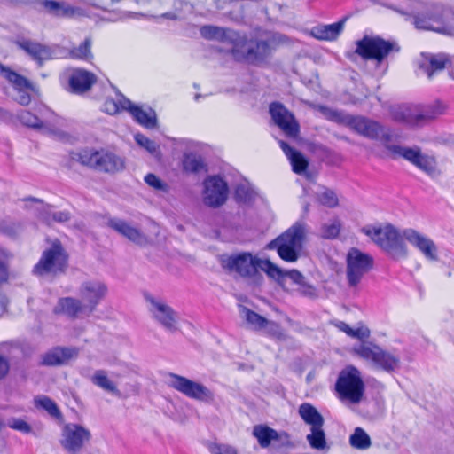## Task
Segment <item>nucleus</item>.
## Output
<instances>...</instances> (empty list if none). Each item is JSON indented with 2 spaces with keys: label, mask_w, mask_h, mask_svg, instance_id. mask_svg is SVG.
<instances>
[{
  "label": "nucleus",
  "mask_w": 454,
  "mask_h": 454,
  "mask_svg": "<svg viewBox=\"0 0 454 454\" xmlns=\"http://www.w3.org/2000/svg\"><path fill=\"white\" fill-rule=\"evenodd\" d=\"M111 87L115 92L116 98H106L102 106L103 111L110 115L128 112L136 122L142 125V106L135 105L115 85L111 84Z\"/></svg>",
  "instance_id": "15"
},
{
  "label": "nucleus",
  "mask_w": 454,
  "mask_h": 454,
  "mask_svg": "<svg viewBox=\"0 0 454 454\" xmlns=\"http://www.w3.org/2000/svg\"><path fill=\"white\" fill-rule=\"evenodd\" d=\"M10 370L9 361L3 356H0V380L4 379Z\"/></svg>",
  "instance_id": "63"
},
{
  "label": "nucleus",
  "mask_w": 454,
  "mask_h": 454,
  "mask_svg": "<svg viewBox=\"0 0 454 454\" xmlns=\"http://www.w3.org/2000/svg\"><path fill=\"white\" fill-rule=\"evenodd\" d=\"M340 228V221L337 218L332 219L321 226L320 236L327 239H335L339 235Z\"/></svg>",
  "instance_id": "46"
},
{
  "label": "nucleus",
  "mask_w": 454,
  "mask_h": 454,
  "mask_svg": "<svg viewBox=\"0 0 454 454\" xmlns=\"http://www.w3.org/2000/svg\"><path fill=\"white\" fill-rule=\"evenodd\" d=\"M310 447L315 450H324L326 447L325 433L323 427H310V434L306 436Z\"/></svg>",
  "instance_id": "43"
},
{
  "label": "nucleus",
  "mask_w": 454,
  "mask_h": 454,
  "mask_svg": "<svg viewBox=\"0 0 454 454\" xmlns=\"http://www.w3.org/2000/svg\"><path fill=\"white\" fill-rule=\"evenodd\" d=\"M270 114L275 124L289 137L296 138L300 126L294 114L281 103L270 105Z\"/></svg>",
  "instance_id": "19"
},
{
  "label": "nucleus",
  "mask_w": 454,
  "mask_h": 454,
  "mask_svg": "<svg viewBox=\"0 0 454 454\" xmlns=\"http://www.w3.org/2000/svg\"><path fill=\"white\" fill-rule=\"evenodd\" d=\"M356 53L363 59H374L381 63L392 52H399L400 46L394 41H387L380 36L364 35L356 43Z\"/></svg>",
  "instance_id": "8"
},
{
  "label": "nucleus",
  "mask_w": 454,
  "mask_h": 454,
  "mask_svg": "<svg viewBox=\"0 0 454 454\" xmlns=\"http://www.w3.org/2000/svg\"><path fill=\"white\" fill-rule=\"evenodd\" d=\"M67 267L68 254L61 242L56 239L51 247L43 252L39 262L34 266L33 272L40 276H57L64 274Z\"/></svg>",
  "instance_id": "5"
},
{
  "label": "nucleus",
  "mask_w": 454,
  "mask_h": 454,
  "mask_svg": "<svg viewBox=\"0 0 454 454\" xmlns=\"http://www.w3.org/2000/svg\"><path fill=\"white\" fill-rule=\"evenodd\" d=\"M386 149L388 150L393 159H396L397 157H403L406 160L410 161L413 165L415 164L418 157L421 153L420 148L418 146L415 147H405L397 145H391L390 143L386 144Z\"/></svg>",
  "instance_id": "35"
},
{
  "label": "nucleus",
  "mask_w": 454,
  "mask_h": 454,
  "mask_svg": "<svg viewBox=\"0 0 454 454\" xmlns=\"http://www.w3.org/2000/svg\"><path fill=\"white\" fill-rule=\"evenodd\" d=\"M50 117L55 118L56 116L54 113L47 108L43 109V112L42 113V118L33 114L31 112L27 110H22L18 114L20 121L24 126L35 130H40L44 134L63 135V132H60L53 128V124L55 122L57 123V121L55 120H51Z\"/></svg>",
  "instance_id": "20"
},
{
  "label": "nucleus",
  "mask_w": 454,
  "mask_h": 454,
  "mask_svg": "<svg viewBox=\"0 0 454 454\" xmlns=\"http://www.w3.org/2000/svg\"><path fill=\"white\" fill-rule=\"evenodd\" d=\"M0 75L5 78L17 91L15 100L21 106H27L31 102L28 91L37 92V88L25 76L16 73L8 67L0 63Z\"/></svg>",
  "instance_id": "17"
},
{
  "label": "nucleus",
  "mask_w": 454,
  "mask_h": 454,
  "mask_svg": "<svg viewBox=\"0 0 454 454\" xmlns=\"http://www.w3.org/2000/svg\"><path fill=\"white\" fill-rule=\"evenodd\" d=\"M107 294V286L98 280L84 281L79 289V294L85 302L84 309H88V316L93 313L97 306Z\"/></svg>",
  "instance_id": "21"
},
{
  "label": "nucleus",
  "mask_w": 454,
  "mask_h": 454,
  "mask_svg": "<svg viewBox=\"0 0 454 454\" xmlns=\"http://www.w3.org/2000/svg\"><path fill=\"white\" fill-rule=\"evenodd\" d=\"M270 262L269 259H260L249 252L234 254L222 260L223 267L230 271L237 272L241 277H253L258 269L266 273L264 262Z\"/></svg>",
  "instance_id": "12"
},
{
  "label": "nucleus",
  "mask_w": 454,
  "mask_h": 454,
  "mask_svg": "<svg viewBox=\"0 0 454 454\" xmlns=\"http://www.w3.org/2000/svg\"><path fill=\"white\" fill-rule=\"evenodd\" d=\"M123 168L124 163L121 158L108 151H98L95 170L106 173H115L121 170Z\"/></svg>",
  "instance_id": "27"
},
{
  "label": "nucleus",
  "mask_w": 454,
  "mask_h": 454,
  "mask_svg": "<svg viewBox=\"0 0 454 454\" xmlns=\"http://www.w3.org/2000/svg\"><path fill=\"white\" fill-rule=\"evenodd\" d=\"M14 43L39 67H42L46 61L59 59L63 54V49L59 44H44L25 36H18Z\"/></svg>",
  "instance_id": "10"
},
{
  "label": "nucleus",
  "mask_w": 454,
  "mask_h": 454,
  "mask_svg": "<svg viewBox=\"0 0 454 454\" xmlns=\"http://www.w3.org/2000/svg\"><path fill=\"white\" fill-rule=\"evenodd\" d=\"M168 386L184 396L205 403L215 401L214 392L204 384L192 380L184 376L169 372Z\"/></svg>",
  "instance_id": "11"
},
{
  "label": "nucleus",
  "mask_w": 454,
  "mask_h": 454,
  "mask_svg": "<svg viewBox=\"0 0 454 454\" xmlns=\"http://www.w3.org/2000/svg\"><path fill=\"white\" fill-rule=\"evenodd\" d=\"M78 353L79 349L76 348L56 347L42 356L40 364L43 366L61 365L75 358Z\"/></svg>",
  "instance_id": "24"
},
{
  "label": "nucleus",
  "mask_w": 454,
  "mask_h": 454,
  "mask_svg": "<svg viewBox=\"0 0 454 454\" xmlns=\"http://www.w3.org/2000/svg\"><path fill=\"white\" fill-rule=\"evenodd\" d=\"M349 127L356 133L372 139L379 140L386 147V144L392 141V134L388 128L382 126L380 122L363 116H351L346 118Z\"/></svg>",
  "instance_id": "14"
},
{
  "label": "nucleus",
  "mask_w": 454,
  "mask_h": 454,
  "mask_svg": "<svg viewBox=\"0 0 454 454\" xmlns=\"http://www.w3.org/2000/svg\"><path fill=\"white\" fill-rule=\"evenodd\" d=\"M7 426L12 429L22 432L24 434H29L32 432L31 426L21 419L12 418L8 420Z\"/></svg>",
  "instance_id": "56"
},
{
  "label": "nucleus",
  "mask_w": 454,
  "mask_h": 454,
  "mask_svg": "<svg viewBox=\"0 0 454 454\" xmlns=\"http://www.w3.org/2000/svg\"><path fill=\"white\" fill-rule=\"evenodd\" d=\"M298 413L302 420L310 427H323L325 419L320 412L309 403H304L299 406Z\"/></svg>",
  "instance_id": "34"
},
{
  "label": "nucleus",
  "mask_w": 454,
  "mask_h": 454,
  "mask_svg": "<svg viewBox=\"0 0 454 454\" xmlns=\"http://www.w3.org/2000/svg\"><path fill=\"white\" fill-rule=\"evenodd\" d=\"M263 329H265L266 333L270 336L278 340H286L287 338V335L281 325L274 321H269L267 319V324H265Z\"/></svg>",
  "instance_id": "51"
},
{
  "label": "nucleus",
  "mask_w": 454,
  "mask_h": 454,
  "mask_svg": "<svg viewBox=\"0 0 454 454\" xmlns=\"http://www.w3.org/2000/svg\"><path fill=\"white\" fill-rule=\"evenodd\" d=\"M42 5L49 13L58 17H72L75 13L74 8L54 0H43Z\"/></svg>",
  "instance_id": "39"
},
{
  "label": "nucleus",
  "mask_w": 454,
  "mask_h": 454,
  "mask_svg": "<svg viewBox=\"0 0 454 454\" xmlns=\"http://www.w3.org/2000/svg\"><path fill=\"white\" fill-rule=\"evenodd\" d=\"M213 454H237L235 448L226 444H215L211 447Z\"/></svg>",
  "instance_id": "60"
},
{
  "label": "nucleus",
  "mask_w": 454,
  "mask_h": 454,
  "mask_svg": "<svg viewBox=\"0 0 454 454\" xmlns=\"http://www.w3.org/2000/svg\"><path fill=\"white\" fill-rule=\"evenodd\" d=\"M91 381L94 385L103 388L104 390L113 393L118 394L119 390L113 381H111L106 372L103 370L96 371L94 375L91 378Z\"/></svg>",
  "instance_id": "45"
},
{
  "label": "nucleus",
  "mask_w": 454,
  "mask_h": 454,
  "mask_svg": "<svg viewBox=\"0 0 454 454\" xmlns=\"http://www.w3.org/2000/svg\"><path fill=\"white\" fill-rule=\"evenodd\" d=\"M317 199L322 205L327 207H335L339 203L336 193L328 188H325L322 192L318 193Z\"/></svg>",
  "instance_id": "52"
},
{
  "label": "nucleus",
  "mask_w": 454,
  "mask_h": 454,
  "mask_svg": "<svg viewBox=\"0 0 454 454\" xmlns=\"http://www.w3.org/2000/svg\"><path fill=\"white\" fill-rule=\"evenodd\" d=\"M106 226L136 244H140L142 240L140 231L121 219L110 217L107 219Z\"/></svg>",
  "instance_id": "28"
},
{
  "label": "nucleus",
  "mask_w": 454,
  "mask_h": 454,
  "mask_svg": "<svg viewBox=\"0 0 454 454\" xmlns=\"http://www.w3.org/2000/svg\"><path fill=\"white\" fill-rule=\"evenodd\" d=\"M264 265L267 276L274 279L283 289H286V278L291 279L296 285L301 284L305 278L299 270H285L270 261L264 262Z\"/></svg>",
  "instance_id": "25"
},
{
  "label": "nucleus",
  "mask_w": 454,
  "mask_h": 454,
  "mask_svg": "<svg viewBox=\"0 0 454 454\" xmlns=\"http://www.w3.org/2000/svg\"><path fill=\"white\" fill-rule=\"evenodd\" d=\"M404 239L429 261H437V247L434 242L427 236L417 231L414 229H405L403 231Z\"/></svg>",
  "instance_id": "23"
},
{
  "label": "nucleus",
  "mask_w": 454,
  "mask_h": 454,
  "mask_svg": "<svg viewBox=\"0 0 454 454\" xmlns=\"http://www.w3.org/2000/svg\"><path fill=\"white\" fill-rule=\"evenodd\" d=\"M304 239L305 224L297 222L271 240L266 247L270 250H276L283 261L295 262L301 255Z\"/></svg>",
  "instance_id": "4"
},
{
  "label": "nucleus",
  "mask_w": 454,
  "mask_h": 454,
  "mask_svg": "<svg viewBox=\"0 0 454 454\" xmlns=\"http://www.w3.org/2000/svg\"><path fill=\"white\" fill-rule=\"evenodd\" d=\"M361 358L371 361L375 367L387 372H393L400 367V356L384 350L372 342H364L352 348Z\"/></svg>",
  "instance_id": "7"
},
{
  "label": "nucleus",
  "mask_w": 454,
  "mask_h": 454,
  "mask_svg": "<svg viewBox=\"0 0 454 454\" xmlns=\"http://www.w3.org/2000/svg\"><path fill=\"white\" fill-rule=\"evenodd\" d=\"M346 19L330 25H318L311 30V35L318 40H335L343 30Z\"/></svg>",
  "instance_id": "32"
},
{
  "label": "nucleus",
  "mask_w": 454,
  "mask_h": 454,
  "mask_svg": "<svg viewBox=\"0 0 454 454\" xmlns=\"http://www.w3.org/2000/svg\"><path fill=\"white\" fill-rule=\"evenodd\" d=\"M58 307L60 308L62 312L73 318L77 317L79 313L82 312L88 315V309H84L85 305H82L80 300L73 297L60 298L58 301Z\"/></svg>",
  "instance_id": "37"
},
{
  "label": "nucleus",
  "mask_w": 454,
  "mask_h": 454,
  "mask_svg": "<svg viewBox=\"0 0 454 454\" xmlns=\"http://www.w3.org/2000/svg\"><path fill=\"white\" fill-rule=\"evenodd\" d=\"M417 126H421L428 121L436 118L444 112V106L435 102L427 106H414Z\"/></svg>",
  "instance_id": "31"
},
{
  "label": "nucleus",
  "mask_w": 454,
  "mask_h": 454,
  "mask_svg": "<svg viewBox=\"0 0 454 454\" xmlns=\"http://www.w3.org/2000/svg\"><path fill=\"white\" fill-rule=\"evenodd\" d=\"M237 33L238 32L230 28H223L210 25L203 26L200 28V34L205 39L229 43L231 46L233 45Z\"/></svg>",
  "instance_id": "30"
},
{
  "label": "nucleus",
  "mask_w": 454,
  "mask_h": 454,
  "mask_svg": "<svg viewBox=\"0 0 454 454\" xmlns=\"http://www.w3.org/2000/svg\"><path fill=\"white\" fill-rule=\"evenodd\" d=\"M361 231L384 250L395 260L406 258L408 255L407 247L403 241L404 237L392 224L384 227L364 226Z\"/></svg>",
  "instance_id": "3"
},
{
  "label": "nucleus",
  "mask_w": 454,
  "mask_h": 454,
  "mask_svg": "<svg viewBox=\"0 0 454 454\" xmlns=\"http://www.w3.org/2000/svg\"><path fill=\"white\" fill-rule=\"evenodd\" d=\"M253 435L257 439L262 448H267L272 441L279 440V434L275 429L266 425L254 426Z\"/></svg>",
  "instance_id": "36"
},
{
  "label": "nucleus",
  "mask_w": 454,
  "mask_h": 454,
  "mask_svg": "<svg viewBox=\"0 0 454 454\" xmlns=\"http://www.w3.org/2000/svg\"><path fill=\"white\" fill-rule=\"evenodd\" d=\"M418 65L419 71L428 79H433L446 67L452 66V56L446 53H421Z\"/></svg>",
  "instance_id": "22"
},
{
  "label": "nucleus",
  "mask_w": 454,
  "mask_h": 454,
  "mask_svg": "<svg viewBox=\"0 0 454 454\" xmlns=\"http://www.w3.org/2000/svg\"><path fill=\"white\" fill-rule=\"evenodd\" d=\"M370 330L367 327L360 326L353 330L351 337L357 339L361 340V343H364L366 342L365 340H367L370 337Z\"/></svg>",
  "instance_id": "61"
},
{
  "label": "nucleus",
  "mask_w": 454,
  "mask_h": 454,
  "mask_svg": "<svg viewBox=\"0 0 454 454\" xmlns=\"http://www.w3.org/2000/svg\"><path fill=\"white\" fill-rule=\"evenodd\" d=\"M280 43L282 35L279 34L266 33L260 37L247 38L245 35L237 33L229 51L238 62L258 65L265 61Z\"/></svg>",
  "instance_id": "2"
},
{
  "label": "nucleus",
  "mask_w": 454,
  "mask_h": 454,
  "mask_svg": "<svg viewBox=\"0 0 454 454\" xmlns=\"http://www.w3.org/2000/svg\"><path fill=\"white\" fill-rule=\"evenodd\" d=\"M228 186L218 176H209L204 181L203 202L207 207L216 208L227 200Z\"/></svg>",
  "instance_id": "18"
},
{
  "label": "nucleus",
  "mask_w": 454,
  "mask_h": 454,
  "mask_svg": "<svg viewBox=\"0 0 454 454\" xmlns=\"http://www.w3.org/2000/svg\"><path fill=\"white\" fill-rule=\"evenodd\" d=\"M182 165L184 170L188 173H199L206 169L202 157L193 153L184 155Z\"/></svg>",
  "instance_id": "40"
},
{
  "label": "nucleus",
  "mask_w": 454,
  "mask_h": 454,
  "mask_svg": "<svg viewBox=\"0 0 454 454\" xmlns=\"http://www.w3.org/2000/svg\"><path fill=\"white\" fill-rule=\"evenodd\" d=\"M98 151L94 148L84 147L70 152L69 158L73 162L96 169V159L98 156Z\"/></svg>",
  "instance_id": "33"
},
{
  "label": "nucleus",
  "mask_w": 454,
  "mask_h": 454,
  "mask_svg": "<svg viewBox=\"0 0 454 454\" xmlns=\"http://www.w3.org/2000/svg\"><path fill=\"white\" fill-rule=\"evenodd\" d=\"M146 308L150 317L168 333H174L179 330L178 313L170 307L164 299L144 293Z\"/></svg>",
  "instance_id": "9"
},
{
  "label": "nucleus",
  "mask_w": 454,
  "mask_h": 454,
  "mask_svg": "<svg viewBox=\"0 0 454 454\" xmlns=\"http://www.w3.org/2000/svg\"><path fill=\"white\" fill-rule=\"evenodd\" d=\"M92 41L90 37L85 40L77 47H74L69 51V57L75 59L90 60L93 58L91 53Z\"/></svg>",
  "instance_id": "44"
},
{
  "label": "nucleus",
  "mask_w": 454,
  "mask_h": 454,
  "mask_svg": "<svg viewBox=\"0 0 454 454\" xmlns=\"http://www.w3.org/2000/svg\"><path fill=\"white\" fill-rule=\"evenodd\" d=\"M350 445L357 450H367L371 447L372 442L368 434L361 427H356L349 437Z\"/></svg>",
  "instance_id": "42"
},
{
  "label": "nucleus",
  "mask_w": 454,
  "mask_h": 454,
  "mask_svg": "<svg viewBox=\"0 0 454 454\" xmlns=\"http://www.w3.org/2000/svg\"><path fill=\"white\" fill-rule=\"evenodd\" d=\"M373 258L357 248H351L347 254L346 277L349 288L356 289L363 278L372 269Z\"/></svg>",
  "instance_id": "13"
},
{
  "label": "nucleus",
  "mask_w": 454,
  "mask_h": 454,
  "mask_svg": "<svg viewBox=\"0 0 454 454\" xmlns=\"http://www.w3.org/2000/svg\"><path fill=\"white\" fill-rule=\"evenodd\" d=\"M52 219L56 223H66L71 219V214L68 211H58V212H45V216L43 220L49 222V220Z\"/></svg>",
  "instance_id": "58"
},
{
  "label": "nucleus",
  "mask_w": 454,
  "mask_h": 454,
  "mask_svg": "<svg viewBox=\"0 0 454 454\" xmlns=\"http://www.w3.org/2000/svg\"><path fill=\"white\" fill-rule=\"evenodd\" d=\"M298 286H299L298 292L301 295L309 297V298L315 297L317 295L316 288L312 285L307 283L305 281V278Z\"/></svg>",
  "instance_id": "59"
},
{
  "label": "nucleus",
  "mask_w": 454,
  "mask_h": 454,
  "mask_svg": "<svg viewBox=\"0 0 454 454\" xmlns=\"http://www.w3.org/2000/svg\"><path fill=\"white\" fill-rule=\"evenodd\" d=\"M96 75L85 69H74L69 77V86L73 92L82 93L89 90L96 82Z\"/></svg>",
  "instance_id": "26"
},
{
  "label": "nucleus",
  "mask_w": 454,
  "mask_h": 454,
  "mask_svg": "<svg viewBox=\"0 0 454 454\" xmlns=\"http://www.w3.org/2000/svg\"><path fill=\"white\" fill-rule=\"evenodd\" d=\"M333 325L338 328L340 331L345 333L348 336L351 337L353 333V328H351L347 323L340 320H333L331 322Z\"/></svg>",
  "instance_id": "62"
},
{
  "label": "nucleus",
  "mask_w": 454,
  "mask_h": 454,
  "mask_svg": "<svg viewBox=\"0 0 454 454\" xmlns=\"http://www.w3.org/2000/svg\"><path fill=\"white\" fill-rule=\"evenodd\" d=\"M240 313L242 314L246 322L254 330L263 329L265 324H267V318L263 317L262 316L257 314L256 312L251 310L250 309L245 306H240Z\"/></svg>",
  "instance_id": "41"
},
{
  "label": "nucleus",
  "mask_w": 454,
  "mask_h": 454,
  "mask_svg": "<svg viewBox=\"0 0 454 454\" xmlns=\"http://www.w3.org/2000/svg\"><path fill=\"white\" fill-rule=\"evenodd\" d=\"M174 5H175V12H165L160 17L166 18V19H170L173 20L184 19V15H182V13L179 11L181 9H183V7H188L189 4L186 2L179 0V1H176Z\"/></svg>",
  "instance_id": "57"
},
{
  "label": "nucleus",
  "mask_w": 454,
  "mask_h": 454,
  "mask_svg": "<svg viewBox=\"0 0 454 454\" xmlns=\"http://www.w3.org/2000/svg\"><path fill=\"white\" fill-rule=\"evenodd\" d=\"M392 118L399 123L417 126L414 106H400L392 111Z\"/></svg>",
  "instance_id": "38"
},
{
  "label": "nucleus",
  "mask_w": 454,
  "mask_h": 454,
  "mask_svg": "<svg viewBox=\"0 0 454 454\" xmlns=\"http://www.w3.org/2000/svg\"><path fill=\"white\" fill-rule=\"evenodd\" d=\"M335 390L340 399L351 403H360L364 393V383L360 372L352 365L341 370L335 383Z\"/></svg>",
  "instance_id": "6"
},
{
  "label": "nucleus",
  "mask_w": 454,
  "mask_h": 454,
  "mask_svg": "<svg viewBox=\"0 0 454 454\" xmlns=\"http://www.w3.org/2000/svg\"><path fill=\"white\" fill-rule=\"evenodd\" d=\"M279 146L288 158L292 169L294 173L301 175L304 174L309 166L307 159L297 150L292 148L286 142L283 140L278 141Z\"/></svg>",
  "instance_id": "29"
},
{
  "label": "nucleus",
  "mask_w": 454,
  "mask_h": 454,
  "mask_svg": "<svg viewBox=\"0 0 454 454\" xmlns=\"http://www.w3.org/2000/svg\"><path fill=\"white\" fill-rule=\"evenodd\" d=\"M9 279V266L6 252L0 247V285L6 283Z\"/></svg>",
  "instance_id": "55"
},
{
  "label": "nucleus",
  "mask_w": 454,
  "mask_h": 454,
  "mask_svg": "<svg viewBox=\"0 0 454 454\" xmlns=\"http://www.w3.org/2000/svg\"><path fill=\"white\" fill-rule=\"evenodd\" d=\"M144 150L146 151L156 162L161 161L162 153L160 145L158 142L144 137Z\"/></svg>",
  "instance_id": "49"
},
{
  "label": "nucleus",
  "mask_w": 454,
  "mask_h": 454,
  "mask_svg": "<svg viewBox=\"0 0 454 454\" xmlns=\"http://www.w3.org/2000/svg\"><path fill=\"white\" fill-rule=\"evenodd\" d=\"M448 70V75L451 80H454V56H452V66L446 67Z\"/></svg>",
  "instance_id": "64"
},
{
  "label": "nucleus",
  "mask_w": 454,
  "mask_h": 454,
  "mask_svg": "<svg viewBox=\"0 0 454 454\" xmlns=\"http://www.w3.org/2000/svg\"><path fill=\"white\" fill-rule=\"evenodd\" d=\"M404 13L419 30L454 37V11L443 4L416 1Z\"/></svg>",
  "instance_id": "1"
},
{
  "label": "nucleus",
  "mask_w": 454,
  "mask_h": 454,
  "mask_svg": "<svg viewBox=\"0 0 454 454\" xmlns=\"http://www.w3.org/2000/svg\"><path fill=\"white\" fill-rule=\"evenodd\" d=\"M35 403L37 408L43 409L52 417L59 418L61 415L56 403L48 396L43 395L35 398Z\"/></svg>",
  "instance_id": "47"
},
{
  "label": "nucleus",
  "mask_w": 454,
  "mask_h": 454,
  "mask_svg": "<svg viewBox=\"0 0 454 454\" xmlns=\"http://www.w3.org/2000/svg\"><path fill=\"white\" fill-rule=\"evenodd\" d=\"M144 181L156 191L168 192L169 190V186L168 184L164 183L161 179L156 176L153 174H148L144 177Z\"/></svg>",
  "instance_id": "54"
},
{
  "label": "nucleus",
  "mask_w": 454,
  "mask_h": 454,
  "mask_svg": "<svg viewBox=\"0 0 454 454\" xmlns=\"http://www.w3.org/2000/svg\"><path fill=\"white\" fill-rule=\"evenodd\" d=\"M159 128V121L156 112L148 107L144 109V129H156Z\"/></svg>",
  "instance_id": "53"
},
{
  "label": "nucleus",
  "mask_w": 454,
  "mask_h": 454,
  "mask_svg": "<svg viewBox=\"0 0 454 454\" xmlns=\"http://www.w3.org/2000/svg\"><path fill=\"white\" fill-rule=\"evenodd\" d=\"M61 445L69 454H78L90 441V431L82 425L70 423L63 427Z\"/></svg>",
  "instance_id": "16"
},
{
  "label": "nucleus",
  "mask_w": 454,
  "mask_h": 454,
  "mask_svg": "<svg viewBox=\"0 0 454 454\" xmlns=\"http://www.w3.org/2000/svg\"><path fill=\"white\" fill-rule=\"evenodd\" d=\"M235 198L240 203H250L254 198V192L247 184H241L236 188Z\"/></svg>",
  "instance_id": "50"
},
{
  "label": "nucleus",
  "mask_w": 454,
  "mask_h": 454,
  "mask_svg": "<svg viewBox=\"0 0 454 454\" xmlns=\"http://www.w3.org/2000/svg\"><path fill=\"white\" fill-rule=\"evenodd\" d=\"M417 168L428 175H434L436 171L434 158L420 153L414 164Z\"/></svg>",
  "instance_id": "48"
}]
</instances>
